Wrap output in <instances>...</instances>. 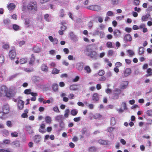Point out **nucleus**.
Masks as SVG:
<instances>
[{"instance_id":"nucleus-44","label":"nucleus","mask_w":152,"mask_h":152,"mask_svg":"<svg viewBox=\"0 0 152 152\" xmlns=\"http://www.w3.org/2000/svg\"><path fill=\"white\" fill-rule=\"evenodd\" d=\"M84 69L86 71L87 73H89L91 72V70L90 67H84Z\"/></svg>"},{"instance_id":"nucleus-57","label":"nucleus","mask_w":152,"mask_h":152,"mask_svg":"<svg viewBox=\"0 0 152 152\" xmlns=\"http://www.w3.org/2000/svg\"><path fill=\"white\" fill-rule=\"evenodd\" d=\"M107 15L109 16H111L113 15V12L112 11H109L107 12Z\"/></svg>"},{"instance_id":"nucleus-43","label":"nucleus","mask_w":152,"mask_h":152,"mask_svg":"<svg viewBox=\"0 0 152 152\" xmlns=\"http://www.w3.org/2000/svg\"><path fill=\"white\" fill-rule=\"evenodd\" d=\"M6 96L7 97H12V95L11 94L10 92L7 91H6V93L4 95V96Z\"/></svg>"},{"instance_id":"nucleus-18","label":"nucleus","mask_w":152,"mask_h":152,"mask_svg":"<svg viewBox=\"0 0 152 152\" xmlns=\"http://www.w3.org/2000/svg\"><path fill=\"white\" fill-rule=\"evenodd\" d=\"M69 89L72 91H76L78 89V86L76 85H71L69 87Z\"/></svg>"},{"instance_id":"nucleus-39","label":"nucleus","mask_w":152,"mask_h":152,"mask_svg":"<svg viewBox=\"0 0 152 152\" xmlns=\"http://www.w3.org/2000/svg\"><path fill=\"white\" fill-rule=\"evenodd\" d=\"M5 114H6L3 111L0 112V118L1 119L4 118L5 117Z\"/></svg>"},{"instance_id":"nucleus-62","label":"nucleus","mask_w":152,"mask_h":152,"mask_svg":"<svg viewBox=\"0 0 152 152\" xmlns=\"http://www.w3.org/2000/svg\"><path fill=\"white\" fill-rule=\"evenodd\" d=\"M80 117H78L76 118H74V121L76 122H77L80 121Z\"/></svg>"},{"instance_id":"nucleus-63","label":"nucleus","mask_w":152,"mask_h":152,"mask_svg":"<svg viewBox=\"0 0 152 152\" xmlns=\"http://www.w3.org/2000/svg\"><path fill=\"white\" fill-rule=\"evenodd\" d=\"M49 16V15L48 14H46L44 16L45 19L47 21H49L48 18Z\"/></svg>"},{"instance_id":"nucleus-25","label":"nucleus","mask_w":152,"mask_h":152,"mask_svg":"<svg viewBox=\"0 0 152 152\" xmlns=\"http://www.w3.org/2000/svg\"><path fill=\"white\" fill-rule=\"evenodd\" d=\"M144 48L142 47H140L139 48L138 53L140 55H141L144 54Z\"/></svg>"},{"instance_id":"nucleus-49","label":"nucleus","mask_w":152,"mask_h":152,"mask_svg":"<svg viewBox=\"0 0 152 152\" xmlns=\"http://www.w3.org/2000/svg\"><path fill=\"white\" fill-rule=\"evenodd\" d=\"M87 129L86 127H85L83 128L81 130V132L83 134H85L87 132Z\"/></svg>"},{"instance_id":"nucleus-58","label":"nucleus","mask_w":152,"mask_h":152,"mask_svg":"<svg viewBox=\"0 0 152 152\" xmlns=\"http://www.w3.org/2000/svg\"><path fill=\"white\" fill-rule=\"evenodd\" d=\"M140 3V1L139 0H134V4L135 5H138Z\"/></svg>"},{"instance_id":"nucleus-48","label":"nucleus","mask_w":152,"mask_h":152,"mask_svg":"<svg viewBox=\"0 0 152 152\" xmlns=\"http://www.w3.org/2000/svg\"><path fill=\"white\" fill-rule=\"evenodd\" d=\"M11 135L13 137H17L18 135V133L16 132L11 133Z\"/></svg>"},{"instance_id":"nucleus-55","label":"nucleus","mask_w":152,"mask_h":152,"mask_svg":"<svg viewBox=\"0 0 152 152\" xmlns=\"http://www.w3.org/2000/svg\"><path fill=\"white\" fill-rule=\"evenodd\" d=\"M118 0H111V3L113 5L118 4Z\"/></svg>"},{"instance_id":"nucleus-23","label":"nucleus","mask_w":152,"mask_h":152,"mask_svg":"<svg viewBox=\"0 0 152 152\" xmlns=\"http://www.w3.org/2000/svg\"><path fill=\"white\" fill-rule=\"evenodd\" d=\"M52 88L54 91L56 92L58 90V85L55 83L53 84L52 86Z\"/></svg>"},{"instance_id":"nucleus-64","label":"nucleus","mask_w":152,"mask_h":152,"mask_svg":"<svg viewBox=\"0 0 152 152\" xmlns=\"http://www.w3.org/2000/svg\"><path fill=\"white\" fill-rule=\"evenodd\" d=\"M106 80V77L104 76H102L99 79V80L104 81Z\"/></svg>"},{"instance_id":"nucleus-61","label":"nucleus","mask_w":152,"mask_h":152,"mask_svg":"<svg viewBox=\"0 0 152 152\" xmlns=\"http://www.w3.org/2000/svg\"><path fill=\"white\" fill-rule=\"evenodd\" d=\"M125 30L126 32L129 33L131 31L132 28H131L126 27L125 28Z\"/></svg>"},{"instance_id":"nucleus-60","label":"nucleus","mask_w":152,"mask_h":152,"mask_svg":"<svg viewBox=\"0 0 152 152\" xmlns=\"http://www.w3.org/2000/svg\"><path fill=\"white\" fill-rule=\"evenodd\" d=\"M152 10V6H150L148 7V8L146 10L147 12H150Z\"/></svg>"},{"instance_id":"nucleus-51","label":"nucleus","mask_w":152,"mask_h":152,"mask_svg":"<svg viewBox=\"0 0 152 152\" xmlns=\"http://www.w3.org/2000/svg\"><path fill=\"white\" fill-rule=\"evenodd\" d=\"M101 115L99 114H96L94 116V118L96 119L100 118L101 117Z\"/></svg>"},{"instance_id":"nucleus-20","label":"nucleus","mask_w":152,"mask_h":152,"mask_svg":"<svg viewBox=\"0 0 152 152\" xmlns=\"http://www.w3.org/2000/svg\"><path fill=\"white\" fill-rule=\"evenodd\" d=\"M41 137L40 136L38 135H35L34 136V141L36 143L39 142L40 141Z\"/></svg>"},{"instance_id":"nucleus-12","label":"nucleus","mask_w":152,"mask_h":152,"mask_svg":"<svg viewBox=\"0 0 152 152\" xmlns=\"http://www.w3.org/2000/svg\"><path fill=\"white\" fill-rule=\"evenodd\" d=\"M35 56L33 54H32L31 57L30 59V60L29 61L28 64L31 66L33 65L35 61Z\"/></svg>"},{"instance_id":"nucleus-24","label":"nucleus","mask_w":152,"mask_h":152,"mask_svg":"<svg viewBox=\"0 0 152 152\" xmlns=\"http://www.w3.org/2000/svg\"><path fill=\"white\" fill-rule=\"evenodd\" d=\"M150 16V15L149 14H147L145 15H143L142 17V20L144 21H146L147 20Z\"/></svg>"},{"instance_id":"nucleus-46","label":"nucleus","mask_w":152,"mask_h":152,"mask_svg":"<svg viewBox=\"0 0 152 152\" xmlns=\"http://www.w3.org/2000/svg\"><path fill=\"white\" fill-rule=\"evenodd\" d=\"M110 122L111 124L113 125L115 124V118L114 117H113L111 118Z\"/></svg>"},{"instance_id":"nucleus-34","label":"nucleus","mask_w":152,"mask_h":152,"mask_svg":"<svg viewBox=\"0 0 152 152\" xmlns=\"http://www.w3.org/2000/svg\"><path fill=\"white\" fill-rule=\"evenodd\" d=\"M96 148L94 146L90 147L88 149V151L89 152H94L96 151Z\"/></svg>"},{"instance_id":"nucleus-50","label":"nucleus","mask_w":152,"mask_h":152,"mask_svg":"<svg viewBox=\"0 0 152 152\" xmlns=\"http://www.w3.org/2000/svg\"><path fill=\"white\" fill-rule=\"evenodd\" d=\"M121 107H123L124 110L127 109L126 106V104L125 102H122L121 104Z\"/></svg>"},{"instance_id":"nucleus-17","label":"nucleus","mask_w":152,"mask_h":152,"mask_svg":"<svg viewBox=\"0 0 152 152\" xmlns=\"http://www.w3.org/2000/svg\"><path fill=\"white\" fill-rule=\"evenodd\" d=\"M98 142L102 145H107L108 144V141L106 140L100 139L98 140Z\"/></svg>"},{"instance_id":"nucleus-42","label":"nucleus","mask_w":152,"mask_h":152,"mask_svg":"<svg viewBox=\"0 0 152 152\" xmlns=\"http://www.w3.org/2000/svg\"><path fill=\"white\" fill-rule=\"evenodd\" d=\"M127 52L130 56H132L134 54L133 51L132 50H127Z\"/></svg>"},{"instance_id":"nucleus-28","label":"nucleus","mask_w":152,"mask_h":152,"mask_svg":"<svg viewBox=\"0 0 152 152\" xmlns=\"http://www.w3.org/2000/svg\"><path fill=\"white\" fill-rule=\"evenodd\" d=\"M27 61V58H21L20 60V63L21 64H24L26 63Z\"/></svg>"},{"instance_id":"nucleus-32","label":"nucleus","mask_w":152,"mask_h":152,"mask_svg":"<svg viewBox=\"0 0 152 152\" xmlns=\"http://www.w3.org/2000/svg\"><path fill=\"white\" fill-rule=\"evenodd\" d=\"M12 28L15 31H18L20 29V26L15 24L13 25Z\"/></svg>"},{"instance_id":"nucleus-7","label":"nucleus","mask_w":152,"mask_h":152,"mask_svg":"<svg viewBox=\"0 0 152 152\" xmlns=\"http://www.w3.org/2000/svg\"><path fill=\"white\" fill-rule=\"evenodd\" d=\"M3 111L6 114H8L10 111V107L8 104L4 105L2 107Z\"/></svg>"},{"instance_id":"nucleus-31","label":"nucleus","mask_w":152,"mask_h":152,"mask_svg":"<svg viewBox=\"0 0 152 152\" xmlns=\"http://www.w3.org/2000/svg\"><path fill=\"white\" fill-rule=\"evenodd\" d=\"M147 73L148 74L146 75V77H148L152 75V69L150 68H149L147 70Z\"/></svg>"},{"instance_id":"nucleus-56","label":"nucleus","mask_w":152,"mask_h":152,"mask_svg":"<svg viewBox=\"0 0 152 152\" xmlns=\"http://www.w3.org/2000/svg\"><path fill=\"white\" fill-rule=\"evenodd\" d=\"M0 152H11L10 149H0Z\"/></svg>"},{"instance_id":"nucleus-2","label":"nucleus","mask_w":152,"mask_h":152,"mask_svg":"<svg viewBox=\"0 0 152 152\" xmlns=\"http://www.w3.org/2000/svg\"><path fill=\"white\" fill-rule=\"evenodd\" d=\"M16 52L15 48L14 47L10 50L9 53V56L11 59H13L15 57L16 55Z\"/></svg>"},{"instance_id":"nucleus-41","label":"nucleus","mask_w":152,"mask_h":152,"mask_svg":"<svg viewBox=\"0 0 152 152\" xmlns=\"http://www.w3.org/2000/svg\"><path fill=\"white\" fill-rule=\"evenodd\" d=\"M25 70L26 72H29L33 71V69L32 68V67H29L25 68Z\"/></svg>"},{"instance_id":"nucleus-45","label":"nucleus","mask_w":152,"mask_h":152,"mask_svg":"<svg viewBox=\"0 0 152 152\" xmlns=\"http://www.w3.org/2000/svg\"><path fill=\"white\" fill-rule=\"evenodd\" d=\"M105 73L104 71L103 70H102L99 71L98 73V74L100 76H102Z\"/></svg>"},{"instance_id":"nucleus-27","label":"nucleus","mask_w":152,"mask_h":152,"mask_svg":"<svg viewBox=\"0 0 152 152\" xmlns=\"http://www.w3.org/2000/svg\"><path fill=\"white\" fill-rule=\"evenodd\" d=\"M4 61V57L2 54L0 55V64L2 65Z\"/></svg>"},{"instance_id":"nucleus-19","label":"nucleus","mask_w":152,"mask_h":152,"mask_svg":"<svg viewBox=\"0 0 152 152\" xmlns=\"http://www.w3.org/2000/svg\"><path fill=\"white\" fill-rule=\"evenodd\" d=\"M128 84V82L127 81H124L121 85V88L124 89L126 88Z\"/></svg>"},{"instance_id":"nucleus-3","label":"nucleus","mask_w":152,"mask_h":152,"mask_svg":"<svg viewBox=\"0 0 152 152\" xmlns=\"http://www.w3.org/2000/svg\"><path fill=\"white\" fill-rule=\"evenodd\" d=\"M7 90V88L6 86H2L0 90V96H4V95L5 94Z\"/></svg>"},{"instance_id":"nucleus-38","label":"nucleus","mask_w":152,"mask_h":152,"mask_svg":"<svg viewBox=\"0 0 152 152\" xmlns=\"http://www.w3.org/2000/svg\"><path fill=\"white\" fill-rule=\"evenodd\" d=\"M10 21L9 19H6L3 20L4 23L5 25H8L10 23Z\"/></svg>"},{"instance_id":"nucleus-15","label":"nucleus","mask_w":152,"mask_h":152,"mask_svg":"<svg viewBox=\"0 0 152 152\" xmlns=\"http://www.w3.org/2000/svg\"><path fill=\"white\" fill-rule=\"evenodd\" d=\"M92 99L94 101L97 102L99 100L98 94L97 93H94Z\"/></svg>"},{"instance_id":"nucleus-54","label":"nucleus","mask_w":152,"mask_h":152,"mask_svg":"<svg viewBox=\"0 0 152 152\" xmlns=\"http://www.w3.org/2000/svg\"><path fill=\"white\" fill-rule=\"evenodd\" d=\"M59 125L60 127L61 128H64V124L63 121L60 122Z\"/></svg>"},{"instance_id":"nucleus-40","label":"nucleus","mask_w":152,"mask_h":152,"mask_svg":"<svg viewBox=\"0 0 152 152\" xmlns=\"http://www.w3.org/2000/svg\"><path fill=\"white\" fill-rule=\"evenodd\" d=\"M31 92V90L30 89H26L24 90V93L26 94H30Z\"/></svg>"},{"instance_id":"nucleus-5","label":"nucleus","mask_w":152,"mask_h":152,"mask_svg":"<svg viewBox=\"0 0 152 152\" xmlns=\"http://www.w3.org/2000/svg\"><path fill=\"white\" fill-rule=\"evenodd\" d=\"M24 102L23 100L19 99L18 100V108L20 110H21L24 107Z\"/></svg>"},{"instance_id":"nucleus-11","label":"nucleus","mask_w":152,"mask_h":152,"mask_svg":"<svg viewBox=\"0 0 152 152\" xmlns=\"http://www.w3.org/2000/svg\"><path fill=\"white\" fill-rule=\"evenodd\" d=\"M48 38L50 41L53 42L54 45L57 44L58 40L56 38H53V37L50 36L48 37Z\"/></svg>"},{"instance_id":"nucleus-6","label":"nucleus","mask_w":152,"mask_h":152,"mask_svg":"<svg viewBox=\"0 0 152 152\" xmlns=\"http://www.w3.org/2000/svg\"><path fill=\"white\" fill-rule=\"evenodd\" d=\"M124 39L126 42H131L132 40V37L129 34H126L124 37Z\"/></svg>"},{"instance_id":"nucleus-21","label":"nucleus","mask_w":152,"mask_h":152,"mask_svg":"<svg viewBox=\"0 0 152 152\" xmlns=\"http://www.w3.org/2000/svg\"><path fill=\"white\" fill-rule=\"evenodd\" d=\"M46 122L47 124H50L51 122V118L50 116H47L45 117V118Z\"/></svg>"},{"instance_id":"nucleus-33","label":"nucleus","mask_w":152,"mask_h":152,"mask_svg":"<svg viewBox=\"0 0 152 152\" xmlns=\"http://www.w3.org/2000/svg\"><path fill=\"white\" fill-rule=\"evenodd\" d=\"M69 112L70 111L69 109H66L65 110L64 116L65 118H67L69 116Z\"/></svg>"},{"instance_id":"nucleus-29","label":"nucleus","mask_w":152,"mask_h":152,"mask_svg":"<svg viewBox=\"0 0 152 152\" xmlns=\"http://www.w3.org/2000/svg\"><path fill=\"white\" fill-rule=\"evenodd\" d=\"M33 50L34 51L35 53H39L40 51V49L37 46H35L33 47Z\"/></svg>"},{"instance_id":"nucleus-53","label":"nucleus","mask_w":152,"mask_h":152,"mask_svg":"<svg viewBox=\"0 0 152 152\" xmlns=\"http://www.w3.org/2000/svg\"><path fill=\"white\" fill-rule=\"evenodd\" d=\"M147 115L149 116H152V111L148 110L147 111Z\"/></svg>"},{"instance_id":"nucleus-26","label":"nucleus","mask_w":152,"mask_h":152,"mask_svg":"<svg viewBox=\"0 0 152 152\" xmlns=\"http://www.w3.org/2000/svg\"><path fill=\"white\" fill-rule=\"evenodd\" d=\"M3 45L2 46L3 48L5 50H7L10 48L9 45L8 43H5L4 42L2 43Z\"/></svg>"},{"instance_id":"nucleus-14","label":"nucleus","mask_w":152,"mask_h":152,"mask_svg":"<svg viewBox=\"0 0 152 152\" xmlns=\"http://www.w3.org/2000/svg\"><path fill=\"white\" fill-rule=\"evenodd\" d=\"M64 119V118L63 115H58L55 118L56 120L59 122L63 121Z\"/></svg>"},{"instance_id":"nucleus-22","label":"nucleus","mask_w":152,"mask_h":152,"mask_svg":"<svg viewBox=\"0 0 152 152\" xmlns=\"http://www.w3.org/2000/svg\"><path fill=\"white\" fill-rule=\"evenodd\" d=\"M8 9L10 10H11L14 9L15 7V4L12 3H10L7 6Z\"/></svg>"},{"instance_id":"nucleus-52","label":"nucleus","mask_w":152,"mask_h":152,"mask_svg":"<svg viewBox=\"0 0 152 152\" xmlns=\"http://www.w3.org/2000/svg\"><path fill=\"white\" fill-rule=\"evenodd\" d=\"M13 144L17 147L19 146L20 144L19 142L18 141H14L13 143Z\"/></svg>"},{"instance_id":"nucleus-37","label":"nucleus","mask_w":152,"mask_h":152,"mask_svg":"<svg viewBox=\"0 0 152 152\" xmlns=\"http://www.w3.org/2000/svg\"><path fill=\"white\" fill-rule=\"evenodd\" d=\"M59 70L56 68H54L52 71V73L54 74H57L59 73Z\"/></svg>"},{"instance_id":"nucleus-36","label":"nucleus","mask_w":152,"mask_h":152,"mask_svg":"<svg viewBox=\"0 0 152 152\" xmlns=\"http://www.w3.org/2000/svg\"><path fill=\"white\" fill-rule=\"evenodd\" d=\"M25 24L26 25L27 27H28L30 26V24L29 22V20L28 19H25Z\"/></svg>"},{"instance_id":"nucleus-59","label":"nucleus","mask_w":152,"mask_h":152,"mask_svg":"<svg viewBox=\"0 0 152 152\" xmlns=\"http://www.w3.org/2000/svg\"><path fill=\"white\" fill-rule=\"evenodd\" d=\"M42 95H41L40 96V97L38 98V101L40 102H42L43 100L44 99V97H42Z\"/></svg>"},{"instance_id":"nucleus-35","label":"nucleus","mask_w":152,"mask_h":152,"mask_svg":"<svg viewBox=\"0 0 152 152\" xmlns=\"http://www.w3.org/2000/svg\"><path fill=\"white\" fill-rule=\"evenodd\" d=\"M64 16V12L63 9H61L60 10V12L59 17L62 18Z\"/></svg>"},{"instance_id":"nucleus-16","label":"nucleus","mask_w":152,"mask_h":152,"mask_svg":"<svg viewBox=\"0 0 152 152\" xmlns=\"http://www.w3.org/2000/svg\"><path fill=\"white\" fill-rule=\"evenodd\" d=\"M119 91V94L114 93L113 94V96H111V98L112 99H118L119 98L118 94L121 93V91L120 90H118Z\"/></svg>"},{"instance_id":"nucleus-10","label":"nucleus","mask_w":152,"mask_h":152,"mask_svg":"<svg viewBox=\"0 0 152 152\" xmlns=\"http://www.w3.org/2000/svg\"><path fill=\"white\" fill-rule=\"evenodd\" d=\"M121 31L118 29L114 30L113 31L114 36L115 37H119L121 35Z\"/></svg>"},{"instance_id":"nucleus-4","label":"nucleus","mask_w":152,"mask_h":152,"mask_svg":"<svg viewBox=\"0 0 152 152\" xmlns=\"http://www.w3.org/2000/svg\"><path fill=\"white\" fill-rule=\"evenodd\" d=\"M87 8L90 10L97 11L100 10V7L97 5H92L87 7Z\"/></svg>"},{"instance_id":"nucleus-8","label":"nucleus","mask_w":152,"mask_h":152,"mask_svg":"<svg viewBox=\"0 0 152 152\" xmlns=\"http://www.w3.org/2000/svg\"><path fill=\"white\" fill-rule=\"evenodd\" d=\"M88 56L91 58H96L97 57V54L95 51H92L88 53Z\"/></svg>"},{"instance_id":"nucleus-13","label":"nucleus","mask_w":152,"mask_h":152,"mask_svg":"<svg viewBox=\"0 0 152 152\" xmlns=\"http://www.w3.org/2000/svg\"><path fill=\"white\" fill-rule=\"evenodd\" d=\"M39 130V131L41 133H45L46 132L45 128V125L44 124H41Z\"/></svg>"},{"instance_id":"nucleus-30","label":"nucleus","mask_w":152,"mask_h":152,"mask_svg":"<svg viewBox=\"0 0 152 152\" xmlns=\"http://www.w3.org/2000/svg\"><path fill=\"white\" fill-rule=\"evenodd\" d=\"M78 113V111L77 110L74 109L71 110V114L73 116L76 115Z\"/></svg>"},{"instance_id":"nucleus-47","label":"nucleus","mask_w":152,"mask_h":152,"mask_svg":"<svg viewBox=\"0 0 152 152\" xmlns=\"http://www.w3.org/2000/svg\"><path fill=\"white\" fill-rule=\"evenodd\" d=\"M112 43L110 42H108L106 44L107 47L109 48H112Z\"/></svg>"},{"instance_id":"nucleus-1","label":"nucleus","mask_w":152,"mask_h":152,"mask_svg":"<svg viewBox=\"0 0 152 152\" xmlns=\"http://www.w3.org/2000/svg\"><path fill=\"white\" fill-rule=\"evenodd\" d=\"M28 9L34 12L37 11V3L36 2L30 3L27 6Z\"/></svg>"},{"instance_id":"nucleus-9","label":"nucleus","mask_w":152,"mask_h":152,"mask_svg":"<svg viewBox=\"0 0 152 152\" xmlns=\"http://www.w3.org/2000/svg\"><path fill=\"white\" fill-rule=\"evenodd\" d=\"M131 72V70L129 68L126 69L124 72V76L126 77L129 75Z\"/></svg>"}]
</instances>
